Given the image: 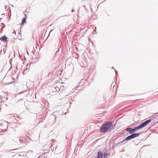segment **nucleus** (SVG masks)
<instances>
[{
    "mask_svg": "<svg viewBox=\"0 0 158 158\" xmlns=\"http://www.w3.org/2000/svg\"><path fill=\"white\" fill-rule=\"evenodd\" d=\"M26 17L24 18L22 21V24L23 25H24L25 23L26 22Z\"/></svg>",
    "mask_w": 158,
    "mask_h": 158,
    "instance_id": "6",
    "label": "nucleus"
},
{
    "mask_svg": "<svg viewBox=\"0 0 158 158\" xmlns=\"http://www.w3.org/2000/svg\"><path fill=\"white\" fill-rule=\"evenodd\" d=\"M112 125L111 122H107L104 123L100 129V131L102 132L105 133L108 131Z\"/></svg>",
    "mask_w": 158,
    "mask_h": 158,
    "instance_id": "2",
    "label": "nucleus"
},
{
    "mask_svg": "<svg viewBox=\"0 0 158 158\" xmlns=\"http://www.w3.org/2000/svg\"><path fill=\"white\" fill-rule=\"evenodd\" d=\"M7 38L5 36H3L1 37L0 39V40L3 41H7Z\"/></svg>",
    "mask_w": 158,
    "mask_h": 158,
    "instance_id": "5",
    "label": "nucleus"
},
{
    "mask_svg": "<svg viewBox=\"0 0 158 158\" xmlns=\"http://www.w3.org/2000/svg\"><path fill=\"white\" fill-rule=\"evenodd\" d=\"M103 156L102 153L101 151L99 152L97 154V158H102Z\"/></svg>",
    "mask_w": 158,
    "mask_h": 158,
    "instance_id": "4",
    "label": "nucleus"
},
{
    "mask_svg": "<svg viewBox=\"0 0 158 158\" xmlns=\"http://www.w3.org/2000/svg\"><path fill=\"white\" fill-rule=\"evenodd\" d=\"M151 121V119L146 120V121L142 123L141 124L139 125L138 126L135 127L134 129H132L131 128H128L126 129V130L127 131L129 132L131 134H132L135 132V131L138 129H140L146 126Z\"/></svg>",
    "mask_w": 158,
    "mask_h": 158,
    "instance_id": "1",
    "label": "nucleus"
},
{
    "mask_svg": "<svg viewBox=\"0 0 158 158\" xmlns=\"http://www.w3.org/2000/svg\"><path fill=\"white\" fill-rule=\"evenodd\" d=\"M108 156V153H104V156L105 158L106 157Z\"/></svg>",
    "mask_w": 158,
    "mask_h": 158,
    "instance_id": "7",
    "label": "nucleus"
},
{
    "mask_svg": "<svg viewBox=\"0 0 158 158\" xmlns=\"http://www.w3.org/2000/svg\"><path fill=\"white\" fill-rule=\"evenodd\" d=\"M139 135V133H136L133 134L131 135H130L127 138H125L124 141L125 140H128L130 139H132L134 138H135L136 137L138 136Z\"/></svg>",
    "mask_w": 158,
    "mask_h": 158,
    "instance_id": "3",
    "label": "nucleus"
}]
</instances>
